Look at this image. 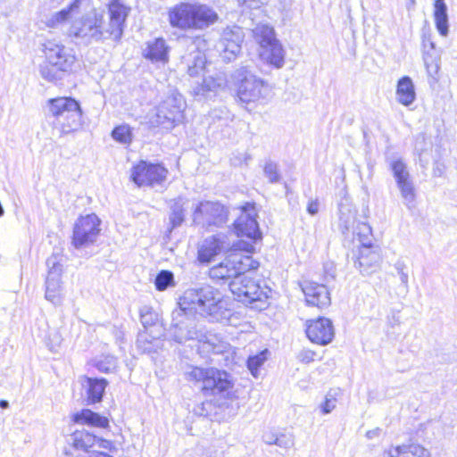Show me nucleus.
<instances>
[{
  "label": "nucleus",
  "instance_id": "25",
  "mask_svg": "<svg viewBox=\"0 0 457 457\" xmlns=\"http://www.w3.org/2000/svg\"><path fill=\"white\" fill-rule=\"evenodd\" d=\"M89 0H74L69 6L59 12L53 13L46 21V25L49 28H58L70 19L74 18L81 12L83 5H88Z\"/></svg>",
  "mask_w": 457,
  "mask_h": 457
},
{
  "label": "nucleus",
  "instance_id": "29",
  "mask_svg": "<svg viewBox=\"0 0 457 457\" xmlns=\"http://www.w3.org/2000/svg\"><path fill=\"white\" fill-rule=\"evenodd\" d=\"M260 54L263 60L276 68H281L284 65L285 52L278 40L262 47Z\"/></svg>",
  "mask_w": 457,
  "mask_h": 457
},
{
  "label": "nucleus",
  "instance_id": "7",
  "mask_svg": "<svg viewBox=\"0 0 457 457\" xmlns=\"http://www.w3.org/2000/svg\"><path fill=\"white\" fill-rule=\"evenodd\" d=\"M187 62V73L190 77L203 75L202 83L196 82L192 88V93L195 96H204L207 93L215 91L226 85V79L221 72L214 75L210 72V64L206 63L205 54L200 51L191 53L186 59Z\"/></svg>",
  "mask_w": 457,
  "mask_h": 457
},
{
  "label": "nucleus",
  "instance_id": "44",
  "mask_svg": "<svg viewBox=\"0 0 457 457\" xmlns=\"http://www.w3.org/2000/svg\"><path fill=\"white\" fill-rule=\"evenodd\" d=\"M293 0H278V9L287 18H291Z\"/></svg>",
  "mask_w": 457,
  "mask_h": 457
},
{
  "label": "nucleus",
  "instance_id": "23",
  "mask_svg": "<svg viewBox=\"0 0 457 457\" xmlns=\"http://www.w3.org/2000/svg\"><path fill=\"white\" fill-rule=\"evenodd\" d=\"M308 338L319 345H327L334 337V328L331 321L324 317L310 320L306 328Z\"/></svg>",
  "mask_w": 457,
  "mask_h": 457
},
{
  "label": "nucleus",
  "instance_id": "35",
  "mask_svg": "<svg viewBox=\"0 0 457 457\" xmlns=\"http://www.w3.org/2000/svg\"><path fill=\"white\" fill-rule=\"evenodd\" d=\"M252 31L255 41L262 48L277 40L273 28L267 24H258Z\"/></svg>",
  "mask_w": 457,
  "mask_h": 457
},
{
  "label": "nucleus",
  "instance_id": "10",
  "mask_svg": "<svg viewBox=\"0 0 457 457\" xmlns=\"http://www.w3.org/2000/svg\"><path fill=\"white\" fill-rule=\"evenodd\" d=\"M234 79L239 82L237 96L243 103L266 101L271 96V87L257 78L247 67L235 71Z\"/></svg>",
  "mask_w": 457,
  "mask_h": 457
},
{
  "label": "nucleus",
  "instance_id": "36",
  "mask_svg": "<svg viewBox=\"0 0 457 457\" xmlns=\"http://www.w3.org/2000/svg\"><path fill=\"white\" fill-rule=\"evenodd\" d=\"M269 354V350L264 349L257 354L248 357L247 368L254 378L258 377L259 368L267 361Z\"/></svg>",
  "mask_w": 457,
  "mask_h": 457
},
{
  "label": "nucleus",
  "instance_id": "50",
  "mask_svg": "<svg viewBox=\"0 0 457 457\" xmlns=\"http://www.w3.org/2000/svg\"><path fill=\"white\" fill-rule=\"evenodd\" d=\"M380 434H381V429L379 428H376L374 429L367 431L366 437L368 439L378 438Z\"/></svg>",
  "mask_w": 457,
  "mask_h": 457
},
{
  "label": "nucleus",
  "instance_id": "18",
  "mask_svg": "<svg viewBox=\"0 0 457 457\" xmlns=\"http://www.w3.org/2000/svg\"><path fill=\"white\" fill-rule=\"evenodd\" d=\"M390 170L395 179L403 204L408 208H411V204L416 198V191L407 164L403 159H394L390 162Z\"/></svg>",
  "mask_w": 457,
  "mask_h": 457
},
{
  "label": "nucleus",
  "instance_id": "27",
  "mask_svg": "<svg viewBox=\"0 0 457 457\" xmlns=\"http://www.w3.org/2000/svg\"><path fill=\"white\" fill-rule=\"evenodd\" d=\"M107 385L108 381L105 378L84 377L82 386L86 390L87 404L101 402Z\"/></svg>",
  "mask_w": 457,
  "mask_h": 457
},
{
  "label": "nucleus",
  "instance_id": "15",
  "mask_svg": "<svg viewBox=\"0 0 457 457\" xmlns=\"http://www.w3.org/2000/svg\"><path fill=\"white\" fill-rule=\"evenodd\" d=\"M228 220L226 208L218 202H199L193 211V221L204 228L219 227Z\"/></svg>",
  "mask_w": 457,
  "mask_h": 457
},
{
  "label": "nucleus",
  "instance_id": "21",
  "mask_svg": "<svg viewBox=\"0 0 457 457\" xmlns=\"http://www.w3.org/2000/svg\"><path fill=\"white\" fill-rule=\"evenodd\" d=\"M243 40L244 32L240 27L225 28L218 44V49L222 58L228 62L234 60L241 51Z\"/></svg>",
  "mask_w": 457,
  "mask_h": 457
},
{
  "label": "nucleus",
  "instance_id": "9",
  "mask_svg": "<svg viewBox=\"0 0 457 457\" xmlns=\"http://www.w3.org/2000/svg\"><path fill=\"white\" fill-rule=\"evenodd\" d=\"M186 103L179 93L168 96L149 115V123L152 127H162L170 129L179 124L184 118L183 112Z\"/></svg>",
  "mask_w": 457,
  "mask_h": 457
},
{
  "label": "nucleus",
  "instance_id": "20",
  "mask_svg": "<svg viewBox=\"0 0 457 457\" xmlns=\"http://www.w3.org/2000/svg\"><path fill=\"white\" fill-rule=\"evenodd\" d=\"M232 245L229 237L224 233L206 237L198 246L197 259L201 263H208L221 252H231Z\"/></svg>",
  "mask_w": 457,
  "mask_h": 457
},
{
  "label": "nucleus",
  "instance_id": "56",
  "mask_svg": "<svg viewBox=\"0 0 457 457\" xmlns=\"http://www.w3.org/2000/svg\"><path fill=\"white\" fill-rule=\"evenodd\" d=\"M420 138V139H422V140H424V138H425V137H424V136H423V135H420V136L417 137V141H418Z\"/></svg>",
  "mask_w": 457,
  "mask_h": 457
},
{
  "label": "nucleus",
  "instance_id": "24",
  "mask_svg": "<svg viewBox=\"0 0 457 457\" xmlns=\"http://www.w3.org/2000/svg\"><path fill=\"white\" fill-rule=\"evenodd\" d=\"M302 289L307 304L319 309L328 307L330 304L329 293L324 285L314 282H304Z\"/></svg>",
  "mask_w": 457,
  "mask_h": 457
},
{
  "label": "nucleus",
  "instance_id": "16",
  "mask_svg": "<svg viewBox=\"0 0 457 457\" xmlns=\"http://www.w3.org/2000/svg\"><path fill=\"white\" fill-rule=\"evenodd\" d=\"M100 220L92 213L79 217L74 224L72 245L79 249L96 242L100 232Z\"/></svg>",
  "mask_w": 457,
  "mask_h": 457
},
{
  "label": "nucleus",
  "instance_id": "48",
  "mask_svg": "<svg viewBox=\"0 0 457 457\" xmlns=\"http://www.w3.org/2000/svg\"><path fill=\"white\" fill-rule=\"evenodd\" d=\"M278 435L272 434V433H266L263 435V441L265 444L272 445H276L277 439Z\"/></svg>",
  "mask_w": 457,
  "mask_h": 457
},
{
  "label": "nucleus",
  "instance_id": "32",
  "mask_svg": "<svg viewBox=\"0 0 457 457\" xmlns=\"http://www.w3.org/2000/svg\"><path fill=\"white\" fill-rule=\"evenodd\" d=\"M188 204V199L183 196H179L170 202V222L171 228H177L182 224L185 219V206Z\"/></svg>",
  "mask_w": 457,
  "mask_h": 457
},
{
  "label": "nucleus",
  "instance_id": "19",
  "mask_svg": "<svg viewBox=\"0 0 457 457\" xmlns=\"http://www.w3.org/2000/svg\"><path fill=\"white\" fill-rule=\"evenodd\" d=\"M257 212L253 204L247 203L234 223L238 237H245L253 242L262 238V232L256 220Z\"/></svg>",
  "mask_w": 457,
  "mask_h": 457
},
{
  "label": "nucleus",
  "instance_id": "42",
  "mask_svg": "<svg viewBox=\"0 0 457 457\" xmlns=\"http://www.w3.org/2000/svg\"><path fill=\"white\" fill-rule=\"evenodd\" d=\"M140 320L143 326L146 328L154 325L157 320V314L154 313L150 308L143 307L140 310Z\"/></svg>",
  "mask_w": 457,
  "mask_h": 457
},
{
  "label": "nucleus",
  "instance_id": "38",
  "mask_svg": "<svg viewBox=\"0 0 457 457\" xmlns=\"http://www.w3.org/2000/svg\"><path fill=\"white\" fill-rule=\"evenodd\" d=\"M340 395V389L329 390L325 396L324 402L320 404V411L323 414H328L332 411L337 406V396Z\"/></svg>",
  "mask_w": 457,
  "mask_h": 457
},
{
  "label": "nucleus",
  "instance_id": "33",
  "mask_svg": "<svg viewBox=\"0 0 457 457\" xmlns=\"http://www.w3.org/2000/svg\"><path fill=\"white\" fill-rule=\"evenodd\" d=\"M354 240L359 242L358 246H372L375 244V238L370 226L364 221H358L353 227Z\"/></svg>",
  "mask_w": 457,
  "mask_h": 457
},
{
  "label": "nucleus",
  "instance_id": "45",
  "mask_svg": "<svg viewBox=\"0 0 457 457\" xmlns=\"http://www.w3.org/2000/svg\"><path fill=\"white\" fill-rule=\"evenodd\" d=\"M137 344L139 348H142L145 352H151L153 350L152 342L148 340V335L146 333H140L137 339Z\"/></svg>",
  "mask_w": 457,
  "mask_h": 457
},
{
  "label": "nucleus",
  "instance_id": "39",
  "mask_svg": "<svg viewBox=\"0 0 457 457\" xmlns=\"http://www.w3.org/2000/svg\"><path fill=\"white\" fill-rule=\"evenodd\" d=\"M114 140L122 143L129 144L131 141V131L128 126L116 127L112 133Z\"/></svg>",
  "mask_w": 457,
  "mask_h": 457
},
{
  "label": "nucleus",
  "instance_id": "11",
  "mask_svg": "<svg viewBox=\"0 0 457 457\" xmlns=\"http://www.w3.org/2000/svg\"><path fill=\"white\" fill-rule=\"evenodd\" d=\"M185 376L189 381L202 382V390L206 395H225L228 393L233 386L228 373L213 368L193 367L185 373Z\"/></svg>",
  "mask_w": 457,
  "mask_h": 457
},
{
  "label": "nucleus",
  "instance_id": "6",
  "mask_svg": "<svg viewBox=\"0 0 457 457\" xmlns=\"http://www.w3.org/2000/svg\"><path fill=\"white\" fill-rule=\"evenodd\" d=\"M105 31L103 13L94 10L74 19L69 28L68 36L77 44L88 46L94 42L111 40Z\"/></svg>",
  "mask_w": 457,
  "mask_h": 457
},
{
  "label": "nucleus",
  "instance_id": "34",
  "mask_svg": "<svg viewBox=\"0 0 457 457\" xmlns=\"http://www.w3.org/2000/svg\"><path fill=\"white\" fill-rule=\"evenodd\" d=\"M434 17L437 30L442 36L448 34L447 7L444 0H436Z\"/></svg>",
  "mask_w": 457,
  "mask_h": 457
},
{
  "label": "nucleus",
  "instance_id": "1",
  "mask_svg": "<svg viewBox=\"0 0 457 457\" xmlns=\"http://www.w3.org/2000/svg\"><path fill=\"white\" fill-rule=\"evenodd\" d=\"M230 303L221 293L209 285L187 289L179 297V316L184 314H199L212 321L225 325H235L237 319L230 307Z\"/></svg>",
  "mask_w": 457,
  "mask_h": 457
},
{
  "label": "nucleus",
  "instance_id": "52",
  "mask_svg": "<svg viewBox=\"0 0 457 457\" xmlns=\"http://www.w3.org/2000/svg\"><path fill=\"white\" fill-rule=\"evenodd\" d=\"M400 280L405 286L408 287V274L404 270L399 271Z\"/></svg>",
  "mask_w": 457,
  "mask_h": 457
},
{
  "label": "nucleus",
  "instance_id": "2",
  "mask_svg": "<svg viewBox=\"0 0 457 457\" xmlns=\"http://www.w3.org/2000/svg\"><path fill=\"white\" fill-rule=\"evenodd\" d=\"M253 243L244 240L233 242L231 252L218 265L210 269V278L216 281L230 282L240 273L251 271L259 267V262L248 253H253Z\"/></svg>",
  "mask_w": 457,
  "mask_h": 457
},
{
  "label": "nucleus",
  "instance_id": "43",
  "mask_svg": "<svg viewBox=\"0 0 457 457\" xmlns=\"http://www.w3.org/2000/svg\"><path fill=\"white\" fill-rule=\"evenodd\" d=\"M295 445V438L292 434H279L276 442V445L283 449H290Z\"/></svg>",
  "mask_w": 457,
  "mask_h": 457
},
{
  "label": "nucleus",
  "instance_id": "14",
  "mask_svg": "<svg viewBox=\"0 0 457 457\" xmlns=\"http://www.w3.org/2000/svg\"><path fill=\"white\" fill-rule=\"evenodd\" d=\"M62 257L55 254L51 255L46 260L48 271L46 279L45 297L54 305H61L62 302Z\"/></svg>",
  "mask_w": 457,
  "mask_h": 457
},
{
  "label": "nucleus",
  "instance_id": "3",
  "mask_svg": "<svg viewBox=\"0 0 457 457\" xmlns=\"http://www.w3.org/2000/svg\"><path fill=\"white\" fill-rule=\"evenodd\" d=\"M218 20L219 15L212 7L199 2H183L169 11L171 27L183 30H203L216 23Z\"/></svg>",
  "mask_w": 457,
  "mask_h": 457
},
{
  "label": "nucleus",
  "instance_id": "30",
  "mask_svg": "<svg viewBox=\"0 0 457 457\" xmlns=\"http://www.w3.org/2000/svg\"><path fill=\"white\" fill-rule=\"evenodd\" d=\"M395 94L397 101L404 106H409L415 101V87L410 77L404 76L398 80Z\"/></svg>",
  "mask_w": 457,
  "mask_h": 457
},
{
  "label": "nucleus",
  "instance_id": "28",
  "mask_svg": "<svg viewBox=\"0 0 457 457\" xmlns=\"http://www.w3.org/2000/svg\"><path fill=\"white\" fill-rule=\"evenodd\" d=\"M384 457H431V453L423 445L411 443L389 447Z\"/></svg>",
  "mask_w": 457,
  "mask_h": 457
},
{
  "label": "nucleus",
  "instance_id": "54",
  "mask_svg": "<svg viewBox=\"0 0 457 457\" xmlns=\"http://www.w3.org/2000/svg\"><path fill=\"white\" fill-rule=\"evenodd\" d=\"M396 270L399 271L403 270V264L397 263L396 264Z\"/></svg>",
  "mask_w": 457,
  "mask_h": 457
},
{
  "label": "nucleus",
  "instance_id": "31",
  "mask_svg": "<svg viewBox=\"0 0 457 457\" xmlns=\"http://www.w3.org/2000/svg\"><path fill=\"white\" fill-rule=\"evenodd\" d=\"M72 420L79 424H87L90 426L105 428L109 426V420L106 417L101 416L89 409H83L72 415Z\"/></svg>",
  "mask_w": 457,
  "mask_h": 457
},
{
  "label": "nucleus",
  "instance_id": "13",
  "mask_svg": "<svg viewBox=\"0 0 457 457\" xmlns=\"http://www.w3.org/2000/svg\"><path fill=\"white\" fill-rule=\"evenodd\" d=\"M108 21H104L106 34L111 40L118 42L121 39L126 27V20L131 11L123 0H107Z\"/></svg>",
  "mask_w": 457,
  "mask_h": 457
},
{
  "label": "nucleus",
  "instance_id": "49",
  "mask_svg": "<svg viewBox=\"0 0 457 457\" xmlns=\"http://www.w3.org/2000/svg\"><path fill=\"white\" fill-rule=\"evenodd\" d=\"M319 202L317 200L315 201H311L307 206V212L311 214V215H315L316 213H318L319 212Z\"/></svg>",
  "mask_w": 457,
  "mask_h": 457
},
{
  "label": "nucleus",
  "instance_id": "53",
  "mask_svg": "<svg viewBox=\"0 0 457 457\" xmlns=\"http://www.w3.org/2000/svg\"><path fill=\"white\" fill-rule=\"evenodd\" d=\"M9 407V403L6 400H0V408L7 409Z\"/></svg>",
  "mask_w": 457,
  "mask_h": 457
},
{
  "label": "nucleus",
  "instance_id": "37",
  "mask_svg": "<svg viewBox=\"0 0 457 457\" xmlns=\"http://www.w3.org/2000/svg\"><path fill=\"white\" fill-rule=\"evenodd\" d=\"M154 285L159 291H164L169 287L174 286L173 273L170 270H161L155 278Z\"/></svg>",
  "mask_w": 457,
  "mask_h": 457
},
{
  "label": "nucleus",
  "instance_id": "17",
  "mask_svg": "<svg viewBox=\"0 0 457 457\" xmlns=\"http://www.w3.org/2000/svg\"><path fill=\"white\" fill-rule=\"evenodd\" d=\"M168 170L161 164L141 161L131 170V179L139 187L162 185L167 178Z\"/></svg>",
  "mask_w": 457,
  "mask_h": 457
},
{
  "label": "nucleus",
  "instance_id": "26",
  "mask_svg": "<svg viewBox=\"0 0 457 457\" xmlns=\"http://www.w3.org/2000/svg\"><path fill=\"white\" fill-rule=\"evenodd\" d=\"M143 56L152 62L166 63L169 61V46L162 37L148 41L143 49Z\"/></svg>",
  "mask_w": 457,
  "mask_h": 457
},
{
  "label": "nucleus",
  "instance_id": "57",
  "mask_svg": "<svg viewBox=\"0 0 457 457\" xmlns=\"http://www.w3.org/2000/svg\"><path fill=\"white\" fill-rule=\"evenodd\" d=\"M412 3H414V0H411Z\"/></svg>",
  "mask_w": 457,
  "mask_h": 457
},
{
  "label": "nucleus",
  "instance_id": "47",
  "mask_svg": "<svg viewBox=\"0 0 457 457\" xmlns=\"http://www.w3.org/2000/svg\"><path fill=\"white\" fill-rule=\"evenodd\" d=\"M239 4L249 8V9H257L261 5H262L266 0H237Z\"/></svg>",
  "mask_w": 457,
  "mask_h": 457
},
{
  "label": "nucleus",
  "instance_id": "4",
  "mask_svg": "<svg viewBox=\"0 0 457 457\" xmlns=\"http://www.w3.org/2000/svg\"><path fill=\"white\" fill-rule=\"evenodd\" d=\"M43 46L46 61L39 68L43 79L50 82L57 81L72 71L76 56L71 49L51 40L46 41Z\"/></svg>",
  "mask_w": 457,
  "mask_h": 457
},
{
  "label": "nucleus",
  "instance_id": "22",
  "mask_svg": "<svg viewBox=\"0 0 457 457\" xmlns=\"http://www.w3.org/2000/svg\"><path fill=\"white\" fill-rule=\"evenodd\" d=\"M353 260L354 266L364 275H370L376 272L380 265L381 255L379 246H358L353 252Z\"/></svg>",
  "mask_w": 457,
  "mask_h": 457
},
{
  "label": "nucleus",
  "instance_id": "5",
  "mask_svg": "<svg viewBox=\"0 0 457 457\" xmlns=\"http://www.w3.org/2000/svg\"><path fill=\"white\" fill-rule=\"evenodd\" d=\"M49 114L54 129L60 136L77 131L82 125V112L79 103L71 97H58L48 101Z\"/></svg>",
  "mask_w": 457,
  "mask_h": 457
},
{
  "label": "nucleus",
  "instance_id": "46",
  "mask_svg": "<svg viewBox=\"0 0 457 457\" xmlns=\"http://www.w3.org/2000/svg\"><path fill=\"white\" fill-rule=\"evenodd\" d=\"M316 353L309 349H303L299 352L297 358L301 362L310 363L314 361Z\"/></svg>",
  "mask_w": 457,
  "mask_h": 457
},
{
  "label": "nucleus",
  "instance_id": "8",
  "mask_svg": "<svg viewBox=\"0 0 457 457\" xmlns=\"http://www.w3.org/2000/svg\"><path fill=\"white\" fill-rule=\"evenodd\" d=\"M250 271L240 273L228 283V287L237 301L245 304H253V308L262 309L270 293L268 287H262L260 283L253 279Z\"/></svg>",
  "mask_w": 457,
  "mask_h": 457
},
{
  "label": "nucleus",
  "instance_id": "12",
  "mask_svg": "<svg viewBox=\"0 0 457 457\" xmlns=\"http://www.w3.org/2000/svg\"><path fill=\"white\" fill-rule=\"evenodd\" d=\"M179 310L172 312V324L169 330V335L172 340L179 344H183L187 340H197L198 342H204L212 344V335L205 331L203 328H197L193 320H190L182 312L179 316L177 315Z\"/></svg>",
  "mask_w": 457,
  "mask_h": 457
},
{
  "label": "nucleus",
  "instance_id": "41",
  "mask_svg": "<svg viewBox=\"0 0 457 457\" xmlns=\"http://www.w3.org/2000/svg\"><path fill=\"white\" fill-rule=\"evenodd\" d=\"M263 172L270 183H278L280 180V174L278 172L277 163L269 161L265 163Z\"/></svg>",
  "mask_w": 457,
  "mask_h": 457
},
{
  "label": "nucleus",
  "instance_id": "55",
  "mask_svg": "<svg viewBox=\"0 0 457 457\" xmlns=\"http://www.w3.org/2000/svg\"><path fill=\"white\" fill-rule=\"evenodd\" d=\"M328 273V276H330L331 278H334L335 277V273L334 271L332 270V268L329 270H327L326 271Z\"/></svg>",
  "mask_w": 457,
  "mask_h": 457
},
{
  "label": "nucleus",
  "instance_id": "51",
  "mask_svg": "<svg viewBox=\"0 0 457 457\" xmlns=\"http://www.w3.org/2000/svg\"><path fill=\"white\" fill-rule=\"evenodd\" d=\"M111 445H112V443L110 441L97 437V442H96V446L98 448L109 449L111 447Z\"/></svg>",
  "mask_w": 457,
  "mask_h": 457
},
{
  "label": "nucleus",
  "instance_id": "40",
  "mask_svg": "<svg viewBox=\"0 0 457 457\" xmlns=\"http://www.w3.org/2000/svg\"><path fill=\"white\" fill-rule=\"evenodd\" d=\"M97 370L104 373H110L115 370L117 360L113 356H105L96 363Z\"/></svg>",
  "mask_w": 457,
  "mask_h": 457
}]
</instances>
